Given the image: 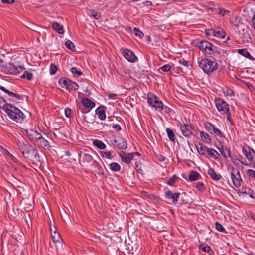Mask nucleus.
<instances>
[{
    "label": "nucleus",
    "mask_w": 255,
    "mask_h": 255,
    "mask_svg": "<svg viewBox=\"0 0 255 255\" xmlns=\"http://www.w3.org/2000/svg\"><path fill=\"white\" fill-rule=\"evenodd\" d=\"M3 108L8 117L14 122L21 123L25 120V115L14 105L6 103Z\"/></svg>",
    "instance_id": "f257e3e1"
},
{
    "label": "nucleus",
    "mask_w": 255,
    "mask_h": 255,
    "mask_svg": "<svg viewBox=\"0 0 255 255\" xmlns=\"http://www.w3.org/2000/svg\"><path fill=\"white\" fill-rule=\"evenodd\" d=\"M22 66L15 63H6L0 60V70L1 72L7 75H17L24 70Z\"/></svg>",
    "instance_id": "f03ea898"
},
{
    "label": "nucleus",
    "mask_w": 255,
    "mask_h": 255,
    "mask_svg": "<svg viewBox=\"0 0 255 255\" xmlns=\"http://www.w3.org/2000/svg\"><path fill=\"white\" fill-rule=\"evenodd\" d=\"M198 63L199 67L202 69L204 72L208 75L216 71L218 69L217 63L208 58L198 59Z\"/></svg>",
    "instance_id": "7ed1b4c3"
},
{
    "label": "nucleus",
    "mask_w": 255,
    "mask_h": 255,
    "mask_svg": "<svg viewBox=\"0 0 255 255\" xmlns=\"http://www.w3.org/2000/svg\"><path fill=\"white\" fill-rule=\"evenodd\" d=\"M197 46L199 49L206 56H210L216 53H219L217 47L206 40L199 41L197 44Z\"/></svg>",
    "instance_id": "20e7f679"
},
{
    "label": "nucleus",
    "mask_w": 255,
    "mask_h": 255,
    "mask_svg": "<svg viewBox=\"0 0 255 255\" xmlns=\"http://www.w3.org/2000/svg\"><path fill=\"white\" fill-rule=\"evenodd\" d=\"M147 103L158 111L161 112L163 109V103L159 100L158 97L154 94L148 95Z\"/></svg>",
    "instance_id": "39448f33"
},
{
    "label": "nucleus",
    "mask_w": 255,
    "mask_h": 255,
    "mask_svg": "<svg viewBox=\"0 0 255 255\" xmlns=\"http://www.w3.org/2000/svg\"><path fill=\"white\" fill-rule=\"evenodd\" d=\"M236 30L238 32L239 35L242 38L243 41L244 42H248L251 39V31L247 25L243 23L240 24L239 26L236 28Z\"/></svg>",
    "instance_id": "423d86ee"
},
{
    "label": "nucleus",
    "mask_w": 255,
    "mask_h": 255,
    "mask_svg": "<svg viewBox=\"0 0 255 255\" xmlns=\"http://www.w3.org/2000/svg\"><path fill=\"white\" fill-rule=\"evenodd\" d=\"M242 153L250 163H255V151L248 145H244L242 148Z\"/></svg>",
    "instance_id": "0eeeda50"
},
{
    "label": "nucleus",
    "mask_w": 255,
    "mask_h": 255,
    "mask_svg": "<svg viewBox=\"0 0 255 255\" xmlns=\"http://www.w3.org/2000/svg\"><path fill=\"white\" fill-rule=\"evenodd\" d=\"M215 102L218 111L222 115H225L228 113L229 110V106L225 101L221 98H216Z\"/></svg>",
    "instance_id": "6e6552de"
},
{
    "label": "nucleus",
    "mask_w": 255,
    "mask_h": 255,
    "mask_svg": "<svg viewBox=\"0 0 255 255\" xmlns=\"http://www.w3.org/2000/svg\"><path fill=\"white\" fill-rule=\"evenodd\" d=\"M231 178L233 184L236 188H239L242 182V179L238 169H235L233 167H232V171L230 173Z\"/></svg>",
    "instance_id": "1a4fd4ad"
},
{
    "label": "nucleus",
    "mask_w": 255,
    "mask_h": 255,
    "mask_svg": "<svg viewBox=\"0 0 255 255\" xmlns=\"http://www.w3.org/2000/svg\"><path fill=\"white\" fill-rule=\"evenodd\" d=\"M110 144L119 149L124 150L127 148V142L124 138L122 137L111 139Z\"/></svg>",
    "instance_id": "9d476101"
},
{
    "label": "nucleus",
    "mask_w": 255,
    "mask_h": 255,
    "mask_svg": "<svg viewBox=\"0 0 255 255\" xmlns=\"http://www.w3.org/2000/svg\"><path fill=\"white\" fill-rule=\"evenodd\" d=\"M135 154H139L138 152L128 153L123 151L119 153V157L121 158V160L127 164L130 163L131 161L133 158Z\"/></svg>",
    "instance_id": "9b49d317"
},
{
    "label": "nucleus",
    "mask_w": 255,
    "mask_h": 255,
    "mask_svg": "<svg viewBox=\"0 0 255 255\" xmlns=\"http://www.w3.org/2000/svg\"><path fill=\"white\" fill-rule=\"evenodd\" d=\"M122 54L124 58L130 62H135L137 60V57L135 56L134 53L129 49H125L123 50Z\"/></svg>",
    "instance_id": "f8f14e48"
},
{
    "label": "nucleus",
    "mask_w": 255,
    "mask_h": 255,
    "mask_svg": "<svg viewBox=\"0 0 255 255\" xmlns=\"http://www.w3.org/2000/svg\"><path fill=\"white\" fill-rule=\"evenodd\" d=\"M180 128L182 134L185 137L189 138L192 135V128L190 125L187 124L181 125Z\"/></svg>",
    "instance_id": "ddd939ff"
},
{
    "label": "nucleus",
    "mask_w": 255,
    "mask_h": 255,
    "mask_svg": "<svg viewBox=\"0 0 255 255\" xmlns=\"http://www.w3.org/2000/svg\"><path fill=\"white\" fill-rule=\"evenodd\" d=\"M180 196V193L176 192L173 194L171 191H168L165 193V196L167 199H171L173 204H175L177 203L178 198Z\"/></svg>",
    "instance_id": "4468645a"
},
{
    "label": "nucleus",
    "mask_w": 255,
    "mask_h": 255,
    "mask_svg": "<svg viewBox=\"0 0 255 255\" xmlns=\"http://www.w3.org/2000/svg\"><path fill=\"white\" fill-rule=\"evenodd\" d=\"M195 147L200 155L207 156L209 148L200 143L195 144Z\"/></svg>",
    "instance_id": "2eb2a0df"
},
{
    "label": "nucleus",
    "mask_w": 255,
    "mask_h": 255,
    "mask_svg": "<svg viewBox=\"0 0 255 255\" xmlns=\"http://www.w3.org/2000/svg\"><path fill=\"white\" fill-rule=\"evenodd\" d=\"M29 138L33 142H37L41 137V134L37 131L31 130L27 133Z\"/></svg>",
    "instance_id": "dca6fc26"
},
{
    "label": "nucleus",
    "mask_w": 255,
    "mask_h": 255,
    "mask_svg": "<svg viewBox=\"0 0 255 255\" xmlns=\"http://www.w3.org/2000/svg\"><path fill=\"white\" fill-rule=\"evenodd\" d=\"M20 150L24 155L25 154H28L29 151L30 145L27 142H19L18 144Z\"/></svg>",
    "instance_id": "f3484780"
},
{
    "label": "nucleus",
    "mask_w": 255,
    "mask_h": 255,
    "mask_svg": "<svg viewBox=\"0 0 255 255\" xmlns=\"http://www.w3.org/2000/svg\"><path fill=\"white\" fill-rule=\"evenodd\" d=\"M96 114L98 115L99 119L101 120H104L106 119V114L104 106H99L96 111Z\"/></svg>",
    "instance_id": "a211bd4d"
},
{
    "label": "nucleus",
    "mask_w": 255,
    "mask_h": 255,
    "mask_svg": "<svg viewBox=\"0 0 255 255\" xmlns=\"http://www.w3.org/2000/svg\"><path fill=\"white\" fill-rule=\"evenodd\" d=\"M0 89L4 92L5 93L7 94L8 96L11 98H15L18 100H23L22 96L14 93L12 92L9 91V90L6 89L4 87L0 85Z\"/></svg>",
    "instance_id": "6ab92c4d"
},
{
    "label": "nucleus",
    "mask_w": 255,
    "mask_h": 255,
    "mask_svg": "<svg viewBox=\"0 0 255 255\" xmlns=\"http://www.w3.org/2000/svg\"><path fill=\"white\" fill-rule=\"evenodd\" d=\"M83 106L91 110L95 106V103L88 98H84L82 101Z\"/></svg>",
    "instance_id": "aec40b11"
},
{
    "label": "nucleus",
    "mask_w": 255,
    "mask_h": 255,
    "mask_svg": "<svg viewBox=\"0 0 255 255\" xmlns=\"http://www.w3.org/2000/svg\"><path fill=\"white\" fill-rule=\"evenodd\" d=\"M54 229L53 233L51 234L52 241L53 243L60 244L62 239L59 234L57 232L55 227H54Z\"/></svg>",
    "instance_id": "412c9836"
},
{
    "label": "nucleus",
    "mask_w": 255,
    "mask_h": 255,
    "mask_svg": "<svg viewBox=\"0 0 255 255\" xmlns=\"http://www.w3.org/2000/svg\"><path fill=\"white\" fill-rule=\"evenodd\" d=\"M58 83L61 87L66 88V89H69L71 80L67 78H61L59 80Z\"/></svg>",
    "instance_id": "4be33fe9"
},
{
    "label": "nucleus",
    "mask_w": 255,
    "mask_h": 255,
    "mask_svg": "<svg viewBox=\"0 0 255 255\" xmlns=\"http://www.w3.org/2000/svg\"><path fill=\"white\" fill-rule=\"evenodd\" d=\"M81 160L82 161V163L83 164L82 165L84 166V165H86L87 164H89V163H91V162H92L93 160V159L92 156L91 155H90L89 154L84 153L83 155Z\"/></svg>",
    "instance_id": "5701e85b"
},
{
    "label": "nucleus",
    "mask_w": 255,
    "mask_h": 255,
    "mask_svg": "<svg viewBox=\"0 0 255 255\" xmlns=\"http://www.w3.org/2000/svg\"><path fill=\"white\" fill-rule=\"evenodd\" d=\"M37 144H39L41 147L44 149H48L51 147L49 142L43 138L42 136L40 138L39 140L37 142Z\"/></svg>",
    "instance_id": "b1692460"
},
{
    "label": "nucleus",
    "mask_w": 255,
    "mask_h": 255,
    "mask_svg": "<svg viewBox=\"0 0 255 255\" xmlns=\"http://www.w3.org/2000/svg\"><path fill=\"white\" fill-rule=\"evenodd\" d=\"M208 173L211 178L215 181H218L221 178L220 174L217 173L212 168H210L208 170Z\"/></svg>",
    "instance_id": "393cba45"
},
{
    "label": "nucleus",
    "mask_w": 255,
    "mask_h": 255,
    "mask_svg": "<svg viewBox=\"0 0 255 255\" xmlns=\"http://www.w3.org/2000/svg\"><path fill=\"white\" fill-rule=\"evenodd\" d=\"M52 28L53 29L60 34L64 33L63 26L57 22H54L52 23Z\"/></svg>",
    "instance_id": "a878e982"
},
{
    "label": "nucleus",
    "mask_w": 255,
    "mask_h": 255,
    "mask_svg": "<svg viewBox=\"0 0 255 255\" xmlns=\"http://www.w3.org/2000/svg\"><path fill=\"white\" fill-rule=\"evenodd\" d=\"M200 136L202 140L206 143H210L211 141V139L210 135L206 132L204 131H200Z\"/></svg>",
    "instance_id": "bb28decb"
},
{
    "label": "nucleus",
    "mask_w": 255,
    "mask_h": 255,
    "mask_svg": "<svg viewBox=\"0 0 255 255\" xmlns=\"http://www.w3.org/2000/svg\"><path fill=\"white\" fill-rule=\"evenodd\" d=\"M231 23L236 28L238 27L240 24L242 23L241 21V18L238 16H233L230 20Z\"/></svg>",
    "instance_id": "cd10ccee"
},
{
    "label": "nucleus",
    "mask_w": 255,
    "mask_h": 255,
    "mask_svg": "<svg viewBox=\"0 0 255 255\" xmlns=\"http://www.w3.org/2000/svg\"><path fill=\"white\" fill-rule=\"evenodd\" d=\"M200 175L196 171H192L189 175V179L190 181H196L199 179Z\"/></svg>",
    "instance_id": "c85d7f7f"
},
{
    "label": "nucleus",
    "mask_w": 255,
    "mask_h": 255,
    "mask_svg": "<svg viewBox=\"0 0 255 255\" xmlns=\"http://www.w3.org/2000/svg\"><path fill=\"white\" fill-rule=\"evenodd\" d=\"M92 166L97 170L96 171L99 174H103L104 170L100 164L96 161H94Z\"/></svg>",
    "instance_id": "c756f323"
},
{
    "label": "nucleus",
    "mask_w": 255,
    "mask_h": 255,
    "mask_svg": "<svg viewBox=\"0 0 255 255\" xmlns=\"http://www.w3.org/2000/svg\"><path fill=\"white\" fill-rule=\"evenodd\" d=\"M93 144L100 149H104L106 147V145L102 141L99 140H94Z\"/></svg>",
    "instance_id": "7c9ffc66"
},
{
    "label": "nucleus",
    "mask_w": 255,
    "mask_h": 255,
    "mask_svg": "<svg viewBox=\"0 0 255 255\" xmlns=\"http://www.w3.org/2000/svg\"><path fill=\"white\" fill-rule=\"evenodd\" d=\"M226 35L225 32L220 28L215 29V37L224 38Z\"/></svg>",
    "instance_id": "2f4dec72"
},
{
    "label": "nucleus",
    "mask_w": 255,
    "mask_h": 255,
    "mask_svg": "<svg viewBox=\"0 0 255 255\" xmlns=\"http://www.w3.org/2000/svg\"><path fill=\"white\" fill-rule=\"evenodd\" d=\"M167 134L170 140L174 141L176 139L175 135L173 132V131L170 128H167L166 129Z\"/></svg>",
    "instance_id": "473e14b6"
},
{
    "label": "nucleus",
    "mask_w": 255,
    "mask_h": 255,
    "mask_svg": "<svg viewBox=\"0 0 255 255\" xmlns=\"http://www.w3.org/2000/svg\"><path fill=\"white\" fill-rule=\"evenodd\" d=\"M110 168L112 171H119L121 170L120 165L116 162H113L111 163L110 165Z\"/></svg>",
    "instance_id": "72a5a7b5"
},
{
    "label": "nucleus",
    "mask_w": 255,
    "mask_h": 255,
    "mask_svg": "<svg viewBox=\"0 0 255 255\" xmlns=\"http://www.w3.org/2000/svg\"><path fill=\"white\" fill-rule=\"evenodd\" d=\"M237 52L240 54L243 55V56L247 57V58H250L251 57L250 53L248 52V51L246 49H240L237 50Z\"/></svg>",
    "instance_id": "f704fd0d"
},
{
    "label": "nucleus",
    "mask_w": 255,
    "mask_h": 255,
    "mask_svg": "<svg viewBox=\"0 0 255 255\" xmlns=\"http://www.w3.org/2000/svg\"><path fill=\"white\" fill-rule=\"evenodd\" d=\"M70 71L75 77H78L82 75V72L81 71L78 70L76 67H72Z\"/></svg>",
    "instance_id": "c9c22d12"
},
{
    "label": "nucleus",
    "mask_w": 255,
    "mask_h": 255,
    "mask_svg": "<svg viewBox=\"0 0 255 255\" xmlns=\"http://www.w3.org/2000/svg\"><path fill=\"white\" fill-rule=\"evenodd\" d=\"M220 151L221 154L226 158L230 156V151L228 149L222 148L220 149Z\"/></svg>",
    "instance_id": "e433bc0d"
},
{
    "label": "nucleus",
    "mask_w": 255,
    "mask_h": 255,
    "mask_svg": "<svg viewBox=\"0 0 255 255\" xmlns=\"http://www.w3.org/2000/svg\"><path fill=\"white\" fill-rule=\"evenodd\" d=\"M20 77L21 78H26L28 80L30 81L32 79L33 74L28 71H25Z\"/></svg>",
    "instance_id": "4c0bfd02"
},
{
    "label": "nucleus",
    "mask_w": 255,
    "mask_h": 255,
    "mask_svg": "<svg viewBox=\"0 0 255 255\" xmlns=\"http://www.w3.org/2000/svg\"><path fill=\"white\" fill-rule=\"evenodd\" d=\"M65 46L69 49L74 51L76 50V48L74 44L70 40H68L65 43Z\"/></svg>",
    "instance_id": "58836bf2"
},
{
    "label": "nucleus",
    "mask_w": 255,
    "mask_h": 255,
    "mask_svg": "<svg viewBox=\"0 0 255 255\" xmlns=\"http://www.w3.org/2000/svg\"><path fill=\"white\" fill-rule=\"evenodd\" d=\"M207 155H209L210 156L214 157L216 159H217V156H219V154L215 149L212 148H209Z\"/></svg>",
    "instance_id": "ea45409f"
},
{
    "label": "nucleus",
    "mask_w": 255,
    "mask_h": 255,
    "mask_svg": "<svg viewBox=\"0 0 255 255\" xmlns=\"http://www.w3.org/2000/svg\"><path fill=\"white\" fill-rule=\"evenodd\" d=\"M205 127L206 129L210 133H212V130L214 129L215 126L209 122L205 123Z\"/></svg>",
    "instance_id": "a19ab883"
},
{
    "label": "nucleus",
    "mask_w": 255,
    "mask_h": 255,
    "mask_svg": "<svg viewBox=\"0 0 255 255\" xmlns=\"http://www.w3.org/2000/svg\"><path fill=\"white\" fill-rule=\"evenodd\" d=\"M58 70V68L54 64H51L50 66V74L51 75H55Z\"/></svg>",
    "instance_id": "79ce46f5"
},
{
    "label": "nucleus",
    "mask_w": 255,
    "mask_h": 255,
    "mask_svg": "<svg viewBox=\"0 0 255 255\" xmlns=\"http://www.w3.org/2000/svg\"><path fill=\"white\" fill-rule=\"evenodd\" d=\"M210 133L214 134L215 135L219 137H222L223 136L221 131L219 129L215 127L214 128V129L212 130V133Z\"/></svg>",
    "instance_id": "37998d69"
},
{
    "label": "nucleus",
    "mask_w": 255,
    "mask_h": 255,
    "mask_svg": "<svg viewBox=\"0 0 255 255\" xmlns=\"http://www.w3.org/2000/svg\"><path fill=\"white\" fill-rule=\"evenodd\" d=\"M133 30L135 32V35L136 36L139 37L140 39H141L142 38L144 34L141 31H140L138 28L136 27L134 28Z\"/></svg>",
    "instance_id": "c03bdc74"
},
{
    "label": "nucleus",
    "mask_w": 255,
    "mask_h": 255,
    "mask_svg": "<svg viewBox=\"0 0 255 255\" xmlns=\"http://www.w3.org/2000/svg\"><path fill=\"white\" fill-rule=\"evenodd\" d=\"M100 154L102 157L106 158L109 159H111V152L110 151L109 152H105V151H102L100 153Z\"/></svg>",
    "instance_id": "a18cd8bd"
},
{
    "label": "nucleus",
    "mask_w": 255,
    "mask_h": 255,
    "mask_svg": "<svg viewBox=\"0 0 255 255\" xmlns=\"http://www.w3.org/2000/svg\"><path fill=\"white\" fill-rule=\"evenodd\" d=\"M196 187L199 191L203 192L205 190V188L203 183L197 182L196 183Z\"/></svg>",
    "instance_id": "49530a36"
},
{
    "label": "nucleus",
    "mask_w": 255,
    "mask_h": 255,
    "mask_svg": "<svg viewBox=\"0 0 255 255\" xmlns=\"http://www.w3.org/2000/svg\"><path fill=\"white\" fill-rule=\"evenodd\" d=\"M215 227H216V230L220 232H223L225 230L224 228L219 222H216Z\"/></svg>",
    "instance_id": "de8ad7c7"
},
{
    "label": "nucleus",
    "mask_w": 255,
    "mask_h": 255,
    "mask_svg": "<svg viewBox=\"0 0 255 255\" xmlns=\"http://www.w3.org/2000/svg\"><path fill=\"white\" fill-rule=\"evenodd\" d=\"M171 66L169 64H165L161 67L160 69L163 72H168L171 70Z\"/></svg>",
    "instance_id": "09e8293b"
},
{
    "label": "nucleus",
    "mask_w": 255,
    "mask_h": 255,
    "mask_svg": "<svg viewBox=\"0 0 255 255\" xmlns=\"http://www.w3.org/2000/svg\"><path fill=\"white\" fill-rule=\"evenodd\" d=\"M247 174L252 178H255V171L252 169H249L247 171Z\"/></svg>",
    "instance_id": "8fccbe9b"
},
{
    "label": "nucleus",
    "mask_w": 255,
    "mask_h": 255,
    "mask_svg": "<svg viewBox=\"0 0 255 255\" xmlns=\"http://www.w3.org/2000/svg\"><path fill=\"white\" fill-rule=\"evenodd\" d=\"M205 32L207 35L215 37V29H210L206 30Z\"/></svg>",
    "instance_id": "3c124183"
},
{
    "label": "nucleus",
    "mask_w": 255,
    "mask_h": 255,
    "mask_svg": "<svg viewBox=\"0 0 255 255\" xmlns=\"http://www.w3.org/2000/svg\"><path fill=\"white\" fill-rule=\"evenodd\" d=\"M224 93L226 94L227 95L230 96V97L234 95V92L233 90L231 89L227 88L226 89V91H224Z\"/></svg>",
    "instance_id": "603ef678"
},
{
    "label": "nucleus",
    "mask_w": 255,
    "mask_h": 255,
    "mask_svg": "<svg viewBox=\"0 0 255 255\" xmlns=\"http://www.w3.org/2000/svg\"><path fill=\"white\" fill-rule=\"evenodd\" d=\"M79 88V86L78 84L71 81V83L70 84V86L69 87V89H74L75 90H77Z\"/></svg>",
    "instance_id": "864d4df0"
},
{
    "label": "nucleus",
    "mask_w": 255,
    "mask_h": 255,
    "mask_svg": "<svg viewBox=\"0 0 255 255\" xmlns=\"http://www.w3.org/2000/svg\"><path fill=\"white\" fill-rule=\"evenodd\" d=\"M175 176L170 178L167 181V184L170 186L173 185L175 182Z\"/></svg>",
    "instance_id": "5fc2aeb1"
},
{
    "label": "nucleus",
    "mask_w": 255,
    "mask_h": 255,
    "mask_svg": "<svg viewBox=\"0 0 255 255\" xmlns=\"http://www.w3.org/2000/svg\"><path fill=\"white\" fill-rule=\"evenodd\" d=\"M65 114L66 117H70L71 115V110L70 108H67L65 109Z\"/></svg>",
    "instance_id": "6e6d98bb"
},
{
    "label": "nucleus",
    "mask_w": 255,
    "mask_h": 255,
    "mask_svg": "<svg viewBox=\"0 0 255 255\" xmlns=\"http://www.w3.org/2000/svg\"><path fill=\"white\" fill-rule=\"evenodd\" d=\"M79 107L82 113H87L90 111V110H87V108L83 106V105H80Z\"/></svg>",
    "instance_id": "4d7b16f0"
},
{
    "label": "nucleus",
    "mask_w": 255,
    "mask_h": 255,
    "mask_svg": "<svg viewBox=\"0 0 255 255\" xmlns=\"http://www.w3.org/2000/svg\"><path fill=\"white\" fill-rule=\"evenodd\" d=\"M179 63L187 67L189 66V61L184 59L180 60Z\"/></svg>",
    "instance_id": "13d9d810"
},
{
    "label": "nucleus",
    "mask_w": 255,
    "mask_h": 255,
    "mask_svg": "<svg viewBox=\"0 0 255 255\" xmlns=\"http://www.w3.org/2000/svg\"><path fill=\"white\" fill-rule=\"evenodd\" d=\"M226 114H227V120L230 123V124L231 125H232L233 124V121L232 119L231 114L230 112L229 111L228 112V113H227Z\"/></svg>",
    "instance_id": "bf43d9fd"
},
{
    "label": "nucleus",
    "mask_w": 255,
    "mask_h": 255,
    "mask_svg": "<svg viewBox=\"0 0 255 255\" xmlns=\"http://www.w3.org/2000/svg\"><path fill=\"white\" fill-rule=\"evenodd\" d=\"M92 15L96 19H99L101 17L100 14L95 11L92 12Z\"/></svg>",
    "instance_id": "052dcab7"
},
{
    "label": "nucleus",
    "mask_w": 255,
    "mask_h": 255,
    "mask_svg": "<svg viewBox=\"0 0 255 255\" xmlns=\"http://www.w3.org/2000/svg\"><path fill=\"white\" fill-rule=\"evenodd\" d=\"M156 157H157V159L161 162L164 161L166 159L165 157L163 155H161V154L157 155L156 156Z\"/></svg>",
    "instance_id": "680f3d73"
},
{
    "label": "nucleus",
    "mask_w": 255,
    "mask_h": 255,
    "mask_svg": "<svg viewBox=\"0 0 255 255\" xmlns=\"http://www.w3.org/2000/svg\"><path fill=\"white\" fill-rule=\"evenodd\" d=\"M113 128L116 129L117 131H120L121 129V126L119 124H114L112 126Z\"/></svg>",
    "instance_id": "e2e57ef3"
},
{
    "label": "nucleus",
    "mask_w": 255,
    "mask_h": 255,
    "mask_svg": "<svg viewBox=\"0 0 255 255\" xmlns=\"http://www.w3.org/2000/svg\"><path fill=\"white\" fill-rule=\"evenodd\" d=\"M15 0H1L3 3L12 4L14 2Z\"/></svg>",
    "instance_id": "0e129e2a"
},
{
    "label": "nucleus",
    "mask_w": 255,
    "mask_h": 255,
    "mask_svg": "<svg viewBox=\"0 0 255 255\" xmlns=\"http://www.w3.org/2000/svg\"><path fill=\"white\" fill-rule=\"evenodd\" d=\"M211 248L209 246H206L202 248V250L205 252H208L211 250Z\"/></svg>",
    "instance_id": "69168bd1"
},
{
    "label": "nucleus",
    "mask_w": 255,
    "mask_h": 255,
    "mask_svg": "<svg viewBox=\"0 0 255 255\" xmlns=\"http://www.w3.org/2000/svg\"><path fill=\"white\" fill-rule=\"evenodd\" d=\"M6 101L2 98L0 97V107H2V105L5 104Z\"/></svg>",
    "instance_id": "338daca9"
},
{
    "label": "nucleus",
    "mask_w": 255,
    "mask_h": 255,
    "mask_svg": "<svg viewBox=\"0 0 255 255\" xmlns=\"http://www.w3.org/2000/svg\"><path fill=\"white\" fill-rule=\"evenodd\" d=\"M8 155L11 158V159L15 162H17V160L13 155H12L11 153H8Z\"/></svg>",
    "instance_id": "774afa93"
}]
</instances>
